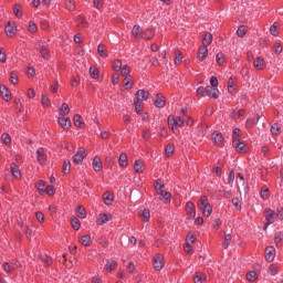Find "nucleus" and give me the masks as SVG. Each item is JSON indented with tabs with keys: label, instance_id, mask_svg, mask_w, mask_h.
Here are the masks:
<instances>
[{
	"label": "nucleus",
	"instance_id": "46",
	"mask_svg": "<svg viewBox=\"0 0 283 283\" xmlns=\"http://www.w3.org/2000/svg\"><path fill=\"white\" fill-rule=\"evenodd\" d=\"M237 34L242 39L247 34V27L244 25L239 27L237 30Z\"/></svg>",
	"mask_w": 283,
	"mask_h": 283
},
{
	"label": "nucleus",
	"instance_id": "34",
	"mask_svg": "<svg viewBox=\"0 0 283 283\" xmlns=\"http://www.w3.org/2000/svg\"><path fill=\"white\" fill-rule=\"evenodd\" d=\"M81 244H83V247H90V244H92V238L90 235H83L80 239Z\"/></svg>",
	"mask_w": 283,
	"mask_h": 283
},
{
	"label": "nucleus",
	"instance_id": "49",
	"mask_svg": "<svg viewBox=\"0 0 283 283\" xmlns=\"http://www.w3.org/2000/svg\"><path fill=\"white\" fill-rule=\"evenodd\" d=\"M271 134H273V136H280V126L277 124L271 126Z\"/></svg>",
	"mask_w": 283,
	"mask_h": 283
},
{
	"label": "nucleus",
	"instance_id": "44",
	"mask_svg": "<svg viewBox=\"0 0 283 283\" xmlns=\"http://www.w3.org/2000/svg\"><path fill=\"white\" fill-rule=\"evenodd\" d=\"M216 61L218 65H223L224 64V53L220 52L216 55Z\"/></svg>",
	"mask_w": 283,
	"mask_h": 283
},
{
	"label": "nucleus",
	"instance_id": "45",
	"mask_svg": "<svg viewBox=\"0 0 283 283\" xmlns=\"http://www.w3.org/2000/svg\"><path fill=\"white\" fill-rule=\"evenodd\" d=\"M243 115H244V109H237L232 113V118H234V120H238V118H240Z\"/></svg>",
	"mask_w": 283,
	"mask_h": 283
},
{
	"label": "nucleus",
	"instance_id": "37",
	"mask_svg": "<svg viewBox=\"0 0 283 283\" xmlns=\"http://www.w3.org/2000/svg\"><path fill=\"white\" fill-rule=\"evenodd\" d=\"M247 280L249 282H255L258 280V273L255 271H251L247 274Z\"/></svg>",
	"mask_w": 283,
	"mask_h": 283
},
{
	"label": "nucleus",
	"instance_id": "61",
	"mask_svg": "<svg viewBox=\"0 0 283 283\" xmlns=\"http://www.w3.org/2000/svg\"><path fill=\"white\" fill-rule=\"evenodd\" d=\"M44 192L48 193V196H54V188L52 186H46Z\"/></svg>",
	"mask_w": 283,
	"mask_h": 283
},
{
	"label": "nucleus",
	"instance_id": "6",
	"mask_svg": "<svg viewBox=\"0 0 283 283\" xmlns=\"http://www.w3.org/2000/svg\"><path fill=\"white\" fill-rule=\"evenodd\" d=\"M36 50L40 52L42 59H50V50H48V44L45 42H39Z\"/></svg>",
	"mask_w": 283,
	"mask_h": 283
},
{
	"label": "nucleus",
	"instance_id": "62",
	"mask_svg": "<svg viewBox=\"0 0 283 283\" xmlns=\"http://www.w3.org/2000/svg\"><path fill=\"white\" fill-rule=\"evenodd\" d=\"M74 8H75L74 0H66V9L74 10Z\"/></svg>",
	"mask_w": 283,
	"mask_h": 283
},
{
	"label": "nucleus",
	"instance_id": "11",
	"mask_svg": "<svg viewBox=\"0 0 283 283\" xmlns=\"http://www.w3.org/2000/svg\"><path fill=\"white\" fill-rule=\"evenodd\" d=\"M265 220L266 223L264 230H266V227H269V224H273V222H275V211L269 209L265 214Z\"/></svg>",
	"mask_w": 283,
	"mask_h": 283
},
{
	"label": "nucleus",
	"instance_id": "54",
	"mask_svg": "<svg viewBox=\"0 0 283 283\" xmlns=\"http://www.w3.org/2000/svg\"><path fill=\"white\" fill-rule=\"evenodd\" d=\"M73 124L75 125V127H81L82 123H81V115L76 114L73 117Z\"/></svg>",
	"mask_w": 283,
	"mask_h": 283
},
{
	"label": "nucleus",
	"instance_id": "40",
	"mask_svg": "<svg viewBox=\"0 0 283 283\" xmlns=\"http://www.w3.org/2000/svg\"><path fill=\"white\" fill-rule=\"evenodd\" d=\"M149 218H151V214L148 209H145L142 213L143 222H149Z\"/></svg>",
	"mask_w": 283,
	"mask_h": 283
},
{
	"label": "nucleus",
	"instance_id": "20",
	"mask_svg": "<svg viewBox=\"0 0 283 283\" xmlns=\"http://www.w3.org/2000/svg\"><path fill=\"white\" fill-rule=\"evenodd\" d=\"M92 165L94 171H101V169H103V161H101V157H94Z\"/></svg>",
	"mask_w": 283,
	"mask_h": 283
},
{
	"label": "nucleus",
	"instance_id": "13",
	"mask_svg": "<svg viewBox=\"0 0 283 283\" xmlns=\"http://www.w3.org/2000/svg\"><path fill=\"white\" fill-rule=\"evenodd\" d=\"M265 260H268V262H273L275 260V248L268 247L265 249Z\"/></svg>",
	"mask_w": 283,
	"mask_h": 283
},
{
	"label": "nucleus",
	"instance_id": "5",
	"mask_svg": "<svg viewBox=\"0 0 283 283\" xmlns=\"http://www.w3.org/2000/svg\"><path fill=\"white\" fill-rule=\"evenodd\" d=\"M86 157L87 153L85 151V148H80V150L73 156L74 165H81Z\"/></svg>",
	"mask_w": 283,
	"mask_h": 283
},
{
	"label": "nucleus",
	"instance_id": "23",
	"mask_svg": "<svg viewBox=\"0 0 283 283\" xmlns=\"http://www.w3.org/2000/svg\"><path fill=\"white\" fill-rule=\"evenodd\" d=\"M253 67H255V70H262L263 67H265L264 59L256 57L253 62Z\"/></svg>",
	"mask_w": 283,
	"mask_h": 283
},
{
	"label": "nucleus",
	"instance_id": "48",
	"mask_svg": "<svg viewBox=\"0 0 283 283\" xmlns=\"http://www.w3.org/2000/svg\"><path fill=\"white\" fill-rule=\"evenodd\" d=\"M120 67H123V62H120V60H116L113 63V70L114 72H120Z\"/></svg>",
	"mask_w": 283,
	"mask_h": 283
},
{
	"label": "nucleus",
	"instance_id": "27",
	"mask_svg": "<svg viewBox=\"0 0 283 283\" xmlns=\"http://www.w3.org/2000/svg\"><path fill=\"white\" fill-rule=\"evenodd\" d=\"M210 43H213V35L211 33H206L203 39H202V44L203 46L207 48V45H209Z\"/></svg>",
	"mask_w": 283,
	"mask_h": 283
},
{
	"label": "nucleus",
	"instance_id": "15",
	"mask_svg": "<svg viewBox=\"0 0 283 283\" xmlns=\"http://www.w3.org/2000/svg\"><path fill=\"white\" fill-rule=\"evenodd\" d=\"M232 145L239 154H247V146L244 145V143L240 142V139L237 142H232Z\"/></svg>",
	"mask_w": 283,
	"mask_h": 283
},
{
	"label": "nucleus",
	"instance_id": "10",
	"mask_svg": "<svg viewBox=\"0 0 283 283\" xmlns=\"http://www.w3.org/2000/svg\"><path fill=\"white\" fill-rule=\"evenodd\" d=\"M109 220H112V214L101 213L97 217L96 224L98 226L107 224Z\"/></svg>",
	"mask_w": 283,
	"mask_h": 283
},
{
	"label": "nucleus",
	"instance_id": "32",
	"mask_svg": "<svg viewBox=\"0 0 283 283\" xmlns=\"http://www.w3.org/2000/svg\"><path fill=\"white\" fill-rule=\"evenodd\" d=\"M35 187H36L40 196H43V193H45V181L39 180L38 184L35 185Z\"/></svg>",
	"mask_w": 283,
	"mask_h": 283
},
{
	"label": "nucleus",
	"instance_id": "26",
	"mask_svg": "<svg viewBox=\"0 0 283 283\" xmlns=\"http://www.w3.org/2000/svg\"><path fill=\"white\" fill-rule=\"evenodd\" d=\"M103 199L105 205H107L109 207V205H112L114 202V195H112L111 192H105L103 195Z\"/></svg>",
	"mask_w": 283,
	"mask_h": 283
},
{
	"label": "nucleus",
	"instance_id": "64",
	"mask_svg": "<svg viewBox=\"0 0 283 283\" xmlns=\"http://www.w3.org/2000/svg\"><path fill=\"white\" fill-rule=\"evenodd\" d=\"M269 273L270 275H275L277 273V268L275 265H270Z\"/></svg>",
	"mask_w": 283,
	"mask_h": 283
},
{
	"label": "nucleus",
	"instance_id": "55",
	"mask_svg": "<svg viewBox=\"0 0 283 283\" xmlns=\"http://www.w3.org/2000/svg\"><path fill=\"white\" fill-rule=\"evenodd\" d=\"M35 218H36L38 222L43 223L45 221V216L41 211L35 212Z\"/></svg>",
	"mask_w": 283,
	"mask_h": 283
},
{
	"label": "nucleus",
	"instance_id": "53",
	"mask_svg": "<svg viewBox=\"0 0 283 283\" xmlns=\"http://www.w3.org/2000/svg\"><path fill=\"white\" fill-rule=\"evenodd\" d=\"M41 101H42V105H43L44 107H50L51 102H50L48 95L43 94Z\"/></svg>",
	"mask_w": 283,
	"mask_h": 283
},
{
	"label": "nucleus",
	"instance_id": "56",
	"mask_svg": "<svg viewBox=\"0 0 283 283\" xmlns=\"http://www.w3.org/2000/svg\"><path fill=\"white\" fill-rule=\"evenodd\" d=\"M134 105H135V112H136V114H140V112H143V103L136 101V102L134 103Z\"/></svg>",
	"mask_w": 283,
	"mask_h": 283
},
{
	"label": "nucleus",
	"instance_id": "16",
	"mask_svg": "<svg viewBox=\"0 0 283 283\" xmlns=\"http://www.w3.org/2000/svg\"><path fill=\"white\" fill-rule=\"evenodd\" d=\"M164 266H165V263L163 262V258L160 255H156L154 258V269L156 271H163Z\"/></svg>",
	"mask_w": 283,
	"mask_h": 283
},
{
	"label": "nucleus",
	"instance_id": "42",
	"mask_svg": "<svg viewBox=\"0 0 283 283\" xmlns=\"http://www.w3.org/2000/svg\"><path fill=\"white\" fill-rule=\"evenodd\" d=\"M87 217V213L85 212V207L80 206L77 210V218L85 219Z\"/></svg>",
	"mask_w": 283,
	"mask_h": 283
},
{
	"label": "nucleus",
	"instance_id": "50",
	"mask_svg": "<svg viewBox=\"0 0 283 283\" xmlns=\"http://www.w3.org/2000/svg\"><path fill=\"white\" fill-rule=\"evenodd\" d=\"M101 71H98V69L91 66L90 69V74L92 76V78H98V74Z\"/></svg>",
	"mask_w": 283,
	"mask_h": 283
},
{
	"label": "nucleus",
	"instance_id": "57",
	"mask_svg": "<svg viewBox=\"0 0 283 283\" xmlns=\"http://www.w3.org/2000/svg\"><path fill=\"white\" fill-rule=\"evenodd\" d=\"M2 140L4 143V145H10V143H12V139L10 138V136L8 134H2Z\"/></svg>",
	"mask_w": 283,
	"mask_h": 283
},
{
	"label": "nucleus",
	"instance_id": "24",
	"mask_svg": "<svg viewBox=\"0 0 283 283\" xmlns=\"http://www.w3.org/2000/svg\"><path fill=\"white\" fill-rule=\"evenodd\" d=\"M193 282L195 283H205V282H207V275H205L202 273H196L193 275Z\"/></svg>",
	"mask_w": 283,
	"mask_h": 283
},
{
	"label": "nucleus",
	"instance_id": "41",
	"mask_svg": "<svg viewBox=\"0 0 283 283\" xmlns=\"http://www.w3.org/2000/svg\"><path fill=\"white\" fill-rule=\"evenodd\" d=\"M28 30L31 34H35L36 30H39V28L36 27V23L30 21L29 25H28Z\"/></svg>",
	"mask_w": 283,
	"mask_h": 283
},
{
	"label": "nucleus",
	"instance_id": "58",
	"mask_svg": "<svg viewBox=\"0 0 283 283\" xmlns=\"http://www.w3.org/2000/svg\"><path fill=\"white\" fill-rule=\"evenodd\" d=\"M232 134H233V142L240 140V129L239 128H234Z\"/></svg>",
	"mask_w": 283,
	"mask_h": 283
},
{
	"label": "nucleus",
	"instance_id": "36",
	"mask_svg": "<svg viewBox=\"0 0 283 283\" xmlns=\"http://www.w3.org/2000/svg\"><path fill=\"white\" fill-rule=\"evenodd\" d=\"M105 269H106V271H107L108 273L112 272V271H114V269H116V261H114V260L108 261V262L106 263V265H105Z\"/></svg>",
	"mask_w": 283,
	"mask_h": 283
},
{
	"label": "nucleus",
	"instance_id": "31",
	"mask_svg": "<svg viewBox=\"0 0 283 283\" xmlns=\"http://www.w3.org/2000/svg\"><path fill=\"white\" fill-rule=\"evenodd\" d=\"M174 151H176V146H174L172 144H168L165 149L167 158L174 156Z\"/></svg>",
	"mask_w": 283,
	"mask_h": 283
},
{
	"label": "nucleus",
	"instance_id": "8",
	"mask_svg": "<svg viewBox=\"0 0 283 283\" xmlns=\"http://www.w3.org/2000/svg\"><path fill=\"white\" fill-rule=\"evenodd\" d=\"M57 123L65 129V132H69L70 127H72V120L69 117L61 116L57 118Z\"/></svg>",
	"mask_w": 283,
	"mask_h": 283
},
{
	"label": "nucleus",
	"instance_id": "1",
	"mask_svg": "<svg viewBox=\"0 0 283 283\" xmlns=\"http://www.w3.org/2000/svg\"><path fill=\"white\" fill-rule=\"evenodd\" d=\"M197 207L199 210H201L202 216H205V218H209V216H211L213 208L211 207V203H209V199L207 198V196H202L200 198V200L197 203Z\"/></svg>",
	"mask_w": 283,
	"mask_h": 283
},
{
	"label": "nucleus",
	"instance_id": "14",
	"mask_svg": "<svg viewBox=\"0 0 283 283\" xmlns=\"http://www.w3.org/2000/svg\"><path fill=\"white\" fill-rule=\"evenodd\" d=\"M0 95L3 98V101H11L12 99V95L10 94V90H8V87H6V85H1L0 86Z\"/></svg>",
	"mask_w": 283,
	"mask_h": 283
},
{
	"label": "nucleus",
	"instance_id": "25",
	"mask_svg": "<svg viewBox=\"0 0 283 283\" xmlns=\"http://www.w3.org/2000/svg\"><path fill=\"white\" fill-rule=\"evenodd\" d=\"M155 106L165 107V96H163L161 94H157L155 99Z\"/></svg>",
	"mask_w": 283,
	"mask_h": 283
},
{
	"label": "nucleus",
	"instance_id": "63",
	"mask_svg": "<svg viewBox=\"0 0 283 283\" xmlns=\"http://www.w3.org/2000/svg\"><path fill=\"white\" fill-rule=\"evenodd\" d=\"M127 74H129V66L124 65V66L122 67V71H120V75H122V76H127Z\"/></svg>",
	"mask_w": 283,
	"mask_h": 283
},
{
	"label": "nucleus",
	"instance_id": "29",
	"mask_svg": "<svg viewBox=\"0 0 283 283\" xmlns=\"http://www.w3.org/2000/svg\"><path fill=\"white\" fill-rule=\"evenodd\" d=\"M11 175L13 176V178H21V170H19V166H17L15 164L11 165Z\"/></svg>",
	"mask_w": 283,
	"mask_h": 283
},
{
	"label": "nucleus",
	"instance_id": "43",
	"mask_svg": "<svg viewBox=\"0 0 283 283\" xmlns=\"http://www.w3.org/2000/svg\"><path fill=\"white\" fill-rule=\"evenodd\" d=\"M13 13L15 14V17L18 19H21L23 17V13H21V6L20 4L14 6Z\"/></svg>",
	"mask_w": 283,
	"mask_h": 283
},
{
	"label": "nucleus",
	"instance_id": "59",
	"mask_svg": "<svg viewBox=\"0 0 283 283\" xmlns=\"http://www.w3.org/2000/svg\"><path fill=\"white\" fill-rule=\"evenodd\" d=\"M210 84H211V87L218 88V77L211 76Z\"/></svg>",
	"mask_w": 283,
	"mask_h": 283
},
{
	"label": "nucleus",
	"instance_id": "60",
	"mask_svg": "<svg viewBox=\"0 0 283 283\" xmlns=\"http://www.w3.org/2000/svg\"><path fill=\"white\" fill-rule=\"evenodd\" d=\"M6 61H7L6 51L3 49H0V63H6Z\"/></svg>",
	"mask_w": 283,
	"mask_h": 283
},
{
	"label": "nucleus",
	"instance_id": "28",
	"mask_svg": "<svg viewBox=\"0 0 283 283\" xmlns=\"http://www.w3.org/2000/svg\"><path fill=\"white\" fill-rule=\"evenodd\" d=\"M154 36V29H146L142 31V39L149 40Z\"/></svg>",
	"mask_w": 283,
	"mask_h": 283
},
{
	"label": "nucleus",
	"instance_id": "47",
	"mask_svg": "<svg viewBox=\"0 0 283 283\" xmlns=\"http://www.w3.org/2000/svg\"><path fill=\"white\" fill-rule=\"evenodd\" d=\"M230 244H231V234H226L222 248L229 249Z\"/></svg>",
	"mask_w": 283,
	"mask_h": 283
},
{
	"label": "nucleus",
	"instance_id": "22",
	"mask_svg": "<svg viewBox=\"0 0 283 283\" xmlns=\"http://www.w3.org/2000/svg\"><path fill=\"white\" fill-rule=\"evenodd\" d=\"M59 114L62 117H65L70 114V106L67 105V103L62 104V106L59 109Z\"/></svg>",
	"mask_w": 283,
	"mask_h": 283
},
{
	"label": "nucleus",
	"instance_id": "52",
	"mask_svg": "<svg viewBox=\"0 0 283 283\" xmlns=\"http://www.w3.org/2000/svg\"><path fill=\"white\" fill-rule=\"evenodd\" d=\"M132 76H126L124 78V87H126V90H132Z\"/></svg>",
	"mask_w": 283,
	"mask_h": 283
},
{
	"label": "nucleus",
	"instance_id": "4",
	"mask_svg": "<svg viewBox=\"0 0 283 283\" xmlns=\"http://www.w3.org/2000/svg\"><path fill=\"white\" fill-rule=\"evenodd\" d=\"M4 32L10 39L17 36V23L14 21H9L4 28Z\"/></svg>",
	"mask_w": 283,
	"mask_h": 283
},
{
	"label": "nucleus",
	"instance_id": "35",
	"mask_svg": "<svg viewBox=\"0 0 283 283\" xmlns=\"http://www.w3.org/2000/svg\"><path fill=\"white\" fill-rule=\"evenodd\" d=\"M70 169H72V163H70V160L66 159L63 164V174L67 176V174H70Z\"/></svg>",
	"mask_w": 283,
	"mask_h": 283
},
{
	"label": "nucleus",
	"instance_id": "9",
	"mask_svg": "<svg viewBox=\"0 0 283 283\" xmlns=\"http://www.w3.org/2000/svg\"><path fill=\"white\" fill-rule=\"evenodd\" d=\"M206 95L210 98H218L220 96V91L213 86H207L206 87Z\"/></svg>",
	"mask_w": 283,
	"mask_h": 283
},
{
	"label": "nucleus",
	"instance_id": "19",
	"mask_svg": "<svg viewBox=\"0 0 283 283\" xmlns=\"http://www.w3.org/2000/svg\"><path fill=\"white\" fill-rule=\"evenodd\" d=\"M134 170L136 174H143V171H145V163L140 159L136 160L134 164Z\"/></svg>",
	"mask_w": 283,
	"mask_h": 283
},
{
	"label": "nucleus",
	"instance_id": "30",
	"mask_svg": "<svg viewBox=\"0 0 283 283\" xmlns=\"http://www.w3.org/2000/svg\"><path fill=\"white\" fill-rule=\"evenodd\" d=\"M132 34L136 39H140V36H143V30H140V25H134L132 30Z\"/></svg>",
	"mask_w": 283,
	"mask_h": 283
},
{
	"label": "nucleus",
	"instance_id": "2",
	"mask_svg": "<svg viewBox=\"0 0 283 283\" xmlns=\"http://www.w3.org/2000/svg\"><path fill=\"white\" fill-rule=\"evenodd\" d=\"M185 120H187V115L177 116L174 115L168 116V127L174 132L175 129H178V127H185Z\"/></svg>",
	"mask_w": 283,
	"mask_h": 283
},
{
	"label": "nucleus",
	"instance_id": "33",
	"mask_svg": "<svg viewBox=\"0 0 283 283\" xmlns=\"http://www.w3.org/2000/svg\"><path fill=\"white\" fill-rule=\"evenodd\" d=\"M119 167H127V154L122 153L118 158Z\"/></svg>",
	"mask_w": 283,
	"mask_h": 283
},
{
	"label": "nucleus",
	"instance_id": "51",
	"mask_svg": "<svg viewBox=\"0 0 283 283\" xmlns=\"http://www.w3.org/2000/svg\"><path fill=\"white\" fill-rule=\"evenodd\" d=\"M193 242H195V240H193V233H189V234L187 235V238H186V245L192 247V245H193Z\"/></svg>",
	"mask_w": 283,
	"mask_h": 283
},
{
	"label": "nucleus",
	"instance_id": "12",
	"mask_svg": "<svg viewBox=\"0 0 283 283\" xmlns=\"http://www.w3.org/2000/svg\"><path fill=\"white\" fill-rule=\"evenodd\" d=\"M186 211L190 220L196 218V206L193 205V202L188 201L186 203Z\"/></svg>",
	"mask_w": 283,
	"mask_h": 283
},
{
	"label": "nucleus",
	"instance_id": "3",
	"mask_svg": "<svg viewBox=\"0 0 283 283\" xmlns=\"http://www.w3.org/2000/svg\"><path fill=\"white\" fill-rule=\"evenodd\" d=\"M165 187V184L163 182V179H158L155 182V189L159 196V200L167 202H171V193L163 190V188Z\"/></svg>",
	"mask_w": 283,
	"mask_h": 283
},
{
	"label": "nucleus",
	"instance_id": "7",
	"mask_svg": "<svg viewBox=\"0 0 283 283\" xmlns=\"http://www.w3.org/2000/svg\"><path fill=\"white\" fill-rule=\"evenodd\" d=\"M36 160L40 165H44V163L48 160V155H45V149L38 148L35 151Z\"/></svg>",
	"mask_w": 283,
	"mask_h": 283
},
{
	"label": "nucleus",
	"instance_id": "39",
	"mask_svg": "<svg viewBox=\"0 0 283 283\" xmlns=\"http://www.w3.org/2000/svg\"><path fill=\"white\" fill-rule=\"evenodd\" d=\"M97 52H98L99 56H103V57L107 56L105 54V52H107V46H105L104 44H99L97 46Z\"/></svg>",
	"mask_w": 283,
	"mask_h": 283
},
{
	"label": "nucleus",
	"instance_id": "17",
	"mask_svg": "<svg viewBox=\"0 0 283 283\" xmlns=\"http://www.w3.org/2000/svg\"><path fill=\"white\" fill-rule=\"evenodd\" d=\"M208 54H209V50L207 49V46L201 45L198 50V60L205 61V59H207Z\"/></svg>",
	"mask_w": 283,
	"mask_h": 283
},
{
	"label": "nucleus",
	"instance_id": "21",
	"mask_svg": "<svg viewBox=\"0 0 283 283\" xmlns=\"http://www.w3.org/2000/svg\"><path fill=\"white\" fill-rule=\"evenodd\" d=\"M211 138L216 145H222V142L224 140L222 134L218 132L212 133Z\"/></svg>",
	"mask_w": 283,
	"mask_h": 283
},
{
	"label": "nucleus",
	"instance_id": "18",
	"mask_svg": "<svg viewBox=\"0 0 283 283\" xmlns=\"http://www.w3.org/2000/svg\"><path fill=\"white\" fill-rule=\"evenodd\" d=\"M136 98L137 101L140 103V101H147V98H149V92L145 91V90H139L136 93Z\"/></svg>",
	"mask_w": 283,
	"mask_h": 283
},
{
	"label": "nucleus",
	"instance_id": "38",
	"mask_svg": "<svg viewBox=\"0 0 283 283\" xmlns=\"http://www.w3.org/2000/svg\"><path fill=\"white\" fill-rule=\"evenodd\" d=\"M71 226L75 231H78V229H81V221H78L77 218H73L71 220Z\"/></svg>",
	"mask_w": 283,
	"mask_h": 283
}]
</instances>
